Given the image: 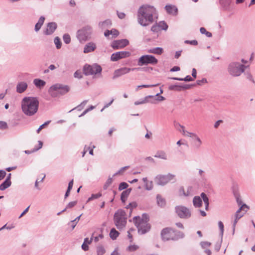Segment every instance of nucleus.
<instances>
[{"label":"nucleus","mask_w":255,"mask_h":255,"mask_svg":"<svg viewBox=\"0 0 255 255\" xmlns=\"http://www.w3.org/2000/svg\"><path fill=\"white\" fill-rule=\"evenodd\" d=\"M153 97H154V96H151V95L147 96L143 99L135 102L134 105H140V104H144L147 103L149 102L148 99L151 98H153Z\"/></svg>","instance_id":"30"},{"label":"nucleus","mask_w":255,"mask_h":255,"mask_svg":"<svg viewBox=\"0 0 255 255\" xmlns=\"http://www.w3.org/2000/svg\"><path fill=\"white\" fill-rule=\"evenodd\" d=\"M155 97H156V98L155 99V101H163L165 100V98L164 97H163L162 96H159V94H157L155 96ZM154 97V96L153 97Z\"/></svg>","instance_id":"49"},{"label":"nucleus","mask_w":255,"mask_h":255,"mask_svg":"<svg viewBox=\"0 0 255 255\" xmlns=\"http://www.w3.org/2000/svg\"><path fill=\"white\" fill-rule=\"evenodd\" d=\"M174 178L175 175L170 173L167 175H158L155 178L154 181L157 185L163 186L173 180Z\"/></svg>","instance_id":"10"},{"label":"nucleus","mask_w":255,"mask_h":255,"mask_svg":"<svg viewBox=\"0 0 255 255\" xmlns=\"http://www.w3.org/2000/svg\"><path fill=\"white\" fill-rule=\"evenodd\" d=\"M54 42L57 49H60L61 47V42L58 37H56L54 38Z\"/></svg>","instance_id":"38"},{"label":"nucleus","mask_w":255,"mask_h":255,"mask_svg":"<svg viewBox=\"0 0 255 255\" xmlns=\"http://www.w3.org/2000/svg\"><path fill=\"white\" fill-rule=\"evenodd\" d=\"M156 200L157 205L161 207H163L166 205V201L164 198H163L161 195H157L156 196Z\"/></svg>","instance_id":"24"},{"label":"nucleus","mask_w":255,"mask_h":255,"mask_svg":"<svg viewBox=\"0 0 255 255\" xmlns=\"http://www.w3.org/2000/svg\"><path fill=\"white\" fill-rule=\"evenodd\" d=\"M110 34L113 35L115 37L117 36L119 34V31L115 29H112V30H110Z\"/></svg>","instance_id":"50"},{"label":"nucleus","mask_w":255,"mask_h":255,"mask_svg":"<svg viewBox=\"0 0 255 255\" xmlns=\"http://www.w3.org/2000/svg\"><path fill=\"white\" fill-rule=\"evenodd\" d=\"M50 121H47L45 123H44L43 124H42V125H41L39 128H38V129L37 130V132H39V131L43 128H44V127L47 125H48L49 123H50Z\"/></svg>","instance_id":"52"},{"label":"nucleus","mask_w":255,"mask_h":255,"mask_svg":"<svg viewBox=\"0 0 255 255\" xmlns=\"http://www.w3.org/2000/svg\"><path fill=\"white\" fill-rule=\"evenodd\" d=\"M111 21L109 19L106 20L99 23V26L102 29L109 28V26L111 25Z\"/></svg>","instance_id":"28"},{"label":"nucleus","mask_w":255,"mask_h":255,"mask_svg":"<svg viewBox=\"0 0 255 255\" xmlns=\"http://www.w3.org/2000/svg\"><path fill=\"white\" fill-rule=\"evenodd\" d=\"M7 128V124L2 121H0V128L5 129Z\"/></svg>","instance_id":"58"},{"label":"nucleus","mask_w":255,"mask_h":255,"mask_svg":"<svg viewBox=\"0 0 255 255\" xmlns=\"http://www.w3.org/2000/svg\"><path fill=\"white\" fill-rule=\"evenodd\" d=\"M102 196V194L101 193H97V194H93L92 195H91V197H90L88 199V201L87 202H89L92 200H94V199H98L99 198V197H101Z\"/></svg>","instance_id":"39"},{"label":"nucleus","mask_w":255,"mask_h":255,"mask_svg":"<svg viewBox=\"0 0 255 255\" xmlns=\"http://www.w3.org/2000/svg\"><path fill=\"white\" fill-rule=\"evenodd\" d=\"M238 221V220H237L235 218L233 224V234H234L235 233L236 226Z\"/></svg>","instance_id":"62"},{"label":"nucleus","mask_w":255,"mask_h":255,"mask_svg":"<svg viewBox=\"0 0 255 255\" xmlns=\"http://www.w3.org/2000/svg\"><path fill=\"white\" fill-rule=\"evenodd\" d=\"M119 232L115 229L113 228L111 229L110 236L113 240L116 239L119 236Z\"/></svg>","instance_id":"34"},{"label":"nucleus","mask_w":255,"mask_h":255,"mask_svg":"<svg viewBox=\"0 0 255 255\" xmlns=\"http://www.w3.org/2000/svg\"><path fill=\"white\" fill-rule=\"evenodd\" d=\"M158 85H159L158 84H155V85H139V86H138L136 87V90L137 91L139 88H141L153 87H155V86H158Z\"/></svg>","instance_id":"45"},{"label":"nucleus","mask_w":255,"mask_h":255,"mask_svg":"<svg viewBox=\"0 0 255 255\" xmlns=\"http://www.w3.org/2000/svg\"><path fill=\"white\" fill-rule=\"evenodd\" d=\"M131 190V189H128L122 192L121 196V199L122 202H125L126 200L127 199L128 195L129 194Z\"/></svg>","instance_id":"32"},{"label":"nucleus","mask_w":255,"mask_h":255,"mask_svg":"<svg viewBox=\"0 0 255 255\" xmlns=\"http://www.w3.org/2000/svg\"><path fill=\"white\" fill-rule=\"evenodd\" d=\"M128 187V184L127 183L122 182V183H120L119 185V190L120 191H122L124 189L127 188Z\"/></svg>","instance_id":"47"},{"label":"nucleus","mask_w":255,"mask_h":255,"mask_svg":"<svg viewBox=\"0 0 255 255\" xmlns=\"http://www.w3.org/2000/svg\"><path fill=\"white\" fill-rule=\"evenodd\" d=\"M172 234L173 232L171 230L168 228L164 229L161 233L162 239L164 241L173 240Z\"/></svg>","instance_id":"15"},{"label":"nucleus","mask_w":255,"mask_h":255,"mask_svg":"<svg viewBox=\"0 0 255 255\" xmlns=\"http://www.w3.org/2000/svg\"><path fill=\"white\" fill-rule=\"evenodd\" d=\"M163 52V49L161 47H155L150 49L148 50V52L150 53L156 54L158 55L161 54Z\"/></svg>","instance_id":"25"},{"label":"nucleus","mask_w":255,"mask_h":255,"mask_svg":"<svg viewBox=\"0 0 255 255\" xmlns=\"http://www.w3.org/2000/svg\"><path fill=\"white\" fill-rule=\"evenodd\" d=\"M207 82V81L206 79H205V78H203L201 80H198L197 81V83L199 85H201L202 84L206 83Z\"/></svg>","instance_id":"60"},{"label":"nucleus","mask_w":255,"mask_h":255,"mask_svg":"<svg viewBox=\"0 0 255 255\" xmlns=\"http://www.w3.org/2000/svg\"><path fill=\"white\" fill-rule=\"evenodd\" d=\"M96 252L97 255H104V254L106 253V250L105 248L102 246L97 247Z\"/></svg>","instance_id":"36"},{"label":"nucleus","mask_w":255,"mask_h":255,"mask_svg":"<svg viewBox=\"0 0 255 255\" xmlns=\"http://www.w3.org/2000/svg\"><path fill=\"white\" fill-rule=\"evenodd\" d=\"M127 220V218L124 211L119 210L115 213L114 223L118 229H122L126 226Z\"/></svg>","instance_id":"6"},{"label":"nucleus","mask_w":255,"mask_h":255,"mask_svg":"<svg viewBox=\"0 0 255 255\" xmlns=\"http://www.w3.org/2000/svg\"><path fill=\"white\" fill-rule=\"evenodd\" d=\"M151 30L153 32H157L160 30L159 27L157 23H156L152 25L151 28Z\"/></svg>","instance_id":"46"},{"label":"nucleus","mask_w":255,"mask_h":255,"mask_svg":"<svg viewBox=\"0 0 255 255\" xmlns=\"http://www.w3.org/2000/svg\"><path fill=\"white\" fill-rule=\"evenodd\" d=\"M133 221L139 234H144L149 231L150 226L148 223V220L146 215L143 214L141 217H135Z\"/></svg>","instance_id":"3"},{"label":"nucleus","mask_w":255,"mask_h":255,"mask_svg":"<svg viewBox=\"0 0 255 255\" xmlns=\"http://www.w3.org/2000/svg\"><path fill=\"white\" fill-rule=\"evenodd\" d=\"M44 20L45 18L42 16L39 18L38 22L35 25L34 29L35 31L37 32L41 28V26L44 23Z\"/></svg>","instance_id":"26"},{"label":"nucleus","mask_w":255,"mask_h":255,"mask_svg":"<svg viewBox=\"0 0 255 255\" xmlns=\"http://www.w3.org/2000/svg\"><path fill=\"white\" fill-rule=\"evenodd\" d=\"M129 44V41L127 39L114 40L111 44V46L114 49L123 48Z\"/></svg>","instance_id":"13"},{"label":"nucleus","mask_w":255,"mask_h":255,"mask_svg":"<svg viewBox=\"0 0 255 255\" xmlns=\"http://www.w3.org/2000/svg\"><path fill=\"white\" fill-rule=\"evenodd\" d=\"M154 157L163 160L167 159V154L163 150H159L157 151L155 155H154Z\"/></svg>","instance_id":"22"},{"label":"nucleus","mask_w":255,"mask_h":255,"mask_svg":"<svg viewBox=\"0 0 255 255\" xmlns=\"http://www.w3.org/2000/svg\"><path fill=\"white\" fill-rule=\"evenodd\" d=\"M245 68L246 66L243 64L232 62L229 64L228 71L231 76L238 77L245 71Z\"/></svg>","instance_id":"5"},{"label":"nucleus","mask_w":255,"mask_h":255,"mask_svg":"<svg viewBox=\"0 0 255 255\" xmlns=\"http://www.w3.org/2000/svg\"><path fill=\"white\" fill-rule=\"evenodd\" d=\"M201 197L202 198L205 204V209L208 210L209 207V199L207 195L204 193H202L201 194Z\"/></svg>","instance_id":"33"},{"label":"nucleus","mask_w":255,"mask_h":255,"mask_svg":"<svg viewBox=\"0 0 255 255\" xmlns=\"http://www.w3.org/2000/svg\"><path fill=\"white\" fill-rule=\"evenodd\" d=\"M165 9L166 11V12L169 14H172V15H176L177 13V11H178V9H177V8L174 6V5H166L165 6Z\"/></svg>","instance_id":"19"},{"label":"nucleus","mask_w":255,"mask_h":255,"mask_svg":"<svg viewBox=\"0 0 255 255\" xmlns=\"http://www.w3.org/2000/svg\"><path fill=\"white\" fill-rule=\"evenodd\" d=\"M193 145L196 149H199L203 144L201 138L196 134L194 137Z\"/></svg>","instance_id":"21"},{"label":"nucleus","mask_w":255,"mask_h":255,"mask_svg":"<svg viewBox=\"0 0 255 255\" xmlns=\"http://www.w3.org/2000/svg\"><path fill=\"white\" fill-rule=\"evenodd\" d=\"M129 167V166H125V167H122V168H121L117 172H116L114 175V176H116V175H117L118 174H122V173H123L126 169H128Z\"/></svg>","instance_id":"48"},{"label":"nucleus","mask_w":255,"mask_h":255,"mask_svg":"<svg viewBox=\"0 0 255 255\" xmlns=\"http://www.w3.org/2000/svg\"><path fill=\"white\" fill-rule=\"evenodd\" d=\"M113 182V179L111 177H109L106 182L104 185L103 188L104 190H106L108 188V187L112 184Z\"/></svg>","instance_id":"40"},{"label":"nucleus","mask_w":255,"mask_h":255,"mask_svg":"<svg viewBox=\"0 0 255 255\" xmlns=\"http://www.w3.org/2000/svg\"><path fill=\"white\" fill-rule=\"evenodd\" d=\"M87 103V100L84 101L82 103H81V104L80 105L78 106L76 108L78 109L79 110H81L82 109H83L84 107V106L86 105Z\"/></svg>","instance_id":"54"},{"label":"nucleus","mask_w":255,"mask_h":255,"mask_svg":"<svg viewBox=\"0 0 255 255\" xmlns=\"http://www.w3.org/2000/svg\"><path fill=\"white\" fill-rule=\"evenodd\" d=\"M11 182L10 180H5L0 185V190L1 191L4 190L11 185Z\"/></svg>","instance_id":"31"},{"label":"nucleus","mask_w":255,"mask_h":255,"mask_svg":"<svg viewBox=\"0 0 255 255\" xmlns=\"http://www.w3.org/2000/svg\"><path fill=\"white\" fill-rule=\"evenodd\" d=\"M77 204V201H72L69 203V204L67 205L66 208H71L76 205Z\"/></svg>","instance_id":"56"},{"label":"nucleus","mask_w":255,"mask_h":255,"mask_svg":"<svg viewBox=\"0 0 255 255\" xmlns=\"http://www.w3.org/2000/svg\"><path fill=\"white\" fill-rule=\"evenodd\" d=\"M156 8L152 5L143 4L139 7L137 13L138 23L143 26H146L154 21Z\"/></svg>","instance_id":"1"},{"label":"nucleus","mask_w":255,"mask_h":255,"mask_svg":"<svg viewBox=\"0 0 255 255\" xmlns=\"http://www.w3.org/2000/svg\"><path fill=\"white\" fill-rule=\"evenodd\" d=\"M57 28V24L55 22L48 23L46 29L44 31V34L45 35H50L52 34Z\"/></svg>","instance_id":"17"},{"label":"nucleus","mask_w":255,"mask_h":255,"mask_svg":"<svg viewBox=\"0 0 255 255\" xmlns=\"http://www.w3.org/2000/svg\"><path fill=\"white\" fill-rule=\"evenodd\" d=\"M169 89L170 90L180 91H181V85H171L169 86Z\"/></svg>","instance_id":"41"},{"label":"nucleus","mask_w":255,"mask_h":255,"mask_svg":"<svg viewBox=\"0 0 255 255\" xmlns=\"http://www.w3.org/2000/svg\"><path fill=\"white\" fill-rule=\"evenodd\" d=\"M96 48V45L94 42H89L87 43L84 48V53H88L94 51Z\"/></svg>","instance_id":"18"},{"label":"nucleus","mask_w":255,"mask_h":255,"mask_svg":"<svg viewBox=\"0 0 255 255\" xmlns=\"http://www.w3.org/2000/svg\"><path fill=\"white\" fill-rule=\"evenodd\" d=\"M185 42L186 43H189V44H190L191 45H197L198 44V42L197 40H186L185 41Z\"/></svg>","instance_id":"55"},{"label":"nucleus","mask_w":255,"mask_h":255,"mask_svg":"<svg viewBox=\"0 0 255 255\" xmlns=\"http://www.w3.org/2000/svg\"><path fill=\"white\" fill-rule=\"evenodd\" d=\"M172 79L175 80H178V81H184L186 82H190L193 81V79L192 77L190 76H187L184 78H177V77H173L171 78Z\"/></svg>","instance_id":"35"},{"label":"nucleus","mask_w":255,"mask_h":255,"mask_svg":"<svg viewBox=\"0 0 255 255\" xmlns=\"http://www.w3.org/2000/svg\"><path fill=\"white\" fill-rule=\"evenodd\" d=\"M39 102L36 97H25L21 102L22 112L27 116H32L38 111Z\"/></svg>","instance_id":"2"},{"label":"nucleus","mask_w":255,"mask_h":255,"mask_svg":"<svg viewBox=\"0 0 255 255\" xmlns=\"http://www.w3.org/2000/svg\"><path fill=\"white\" fill-rule=\"evenodd\" d=\"M91 33V27L87 26L77 31V37L80 42H83L90 38Z\"/></svg>","instance_id":"7"},{"label":"nucleus","mask_w":255,"mask_h":255,"mask_svg":"<svg viewBox=\"0 0 255 255\" xmlns=\"http://www.w3.org/2000/svg\"><path fill=\"white\" fill-rule=\"evenodd\" d=\"M33 83L35 85L36 87L41 88L43 87H44L46 83L45 81H44L42 80L39 79H35L33 80Z\"/></svg>","instance_id":"27"},{"label":"nucleus","mask_w":255,"mask_h":255,"mask_svg":"<svg viewBox=\"0 0 255 255\" xmlns=\"http://www.w3.org/2000/svg\"><path fill=\"white\" fill-rule=\"evenodd\" d=\"M158 60L153 55H145L141 56L138 60V65L142 66L144 65H155L157 63Z\"/></svg>","instance_id":"9"},{"label":"nucleus","mask_w":255,"mask_h":255,"mask_svg":"<svg viewBox=\"0 0 255 255\" xmlns=\"http://www.w3.org/2000/svg\"><path fill=\"white\" fill-rule=\"evenodd\" d=\"M74 76L75 78H77L78 79H81L82 77L81 72L79 71H76L74 74Z\"/></svg>","instance_id":"53"},{"label":"nucleus","mask_w":255,"mask_h":255,"mask_svg":"<svg viewBox=\"0 0 255 255\" xmlns=\"http://www.w3.org/2000/svg\"><path fill=\"white\" fill-rule=\"evenodd\" d=\"M102 68L97 64L85 65L83 68L84 73L86 75H94L100 74Z\"/></svg>","instance_id":"8"},{"label":"nucleus","mask_w":255,"mask_h":255,"mask_svg":"<svg viewBox=\"0 0 255 255\" xmlns=\"http://www.w3.org/2000/svg\"><path fill=\"white\" fill-rule=\"evenodd\" d=\"M193 205L196 207H200L202 205V200L199 196H195L193 200Z\"/></svg>","instance_id":"29"},{"label":"nucleus","mask_w":255,"mask_h":255,"mask_svg":"<svg viewBox=\"0 0 255 255\" xmlns=\"http://www.w3.org/2000/svg\"><path fill=\"white\" fill-rule=\"evenodd\" d=\"M191 87V85H188V84H184L181 85V89L184 90V89H188L190 88Z\"/></svg>","instance_id":"61"},{"label":"nucleus","mask_w":255,"mask_h":255,"mask_svg":"<svg viewBox=\"0 0 255 255\" xmlns=\"http://www.w3.org/2000/svg\"><path fill=\"white\" fill-rule=\"evenodd\" d=\"M248 209L249 208L247 205H242L236 212L235 215V218L239 220L244 216V214L247 212Z\"/></svg>","instance_id":"16"},{"label":"nucleus","mask_w":255,"mask_h":255,"mask_svg":"<svg viewBox=\"0 0 255 255\" xmlns=\"http://www.w3.org/2000/svg\"><path fill=\"white\" fill-rule=\"evenodd\" d=\"M200 245L203 249H206L211 246V243L208 242H201Z\"/></svg>","instance_id":"44"},{"label":"nucleus","mask_w":255,"mask_h":255,"mask_svg":"<svg viewBox=\"0 0 255 255\" xmlns=\"http://www.w3.org/2000/svg\"><path fill=\"white\" fill-rule=\"evenodd\" d=\"M118 16L120 19H123L125 17V14L124 12H117Z\"/></svg>","instance_id":"64"},{"label":"nucleus","mask_w":255,"mask_h":255,"mask_svg":"<svg viewBox=\"0 0 255 255\" xmlns=\"http://www.w3.org/2000/svg\"><path fill=\"white\" fill-rule=\"evenodd\" d=\"M138 247L136 245H130L127 248V250L129 252H133L137 250Z\"/></svg>","instance_id":"43"},{"label":"nucleus","mask_w":255,"mask_h":255,"mask_svg":"<svg viewBox=\"0 0 255 255\" xmlns=\"http://www.w3.org/2000/svg\"><path fill=\"white\" fill-rule=\"evenodd\" d=\"M27 88V84L25 82H20L16 86V92L18 93H22L26 90Z\"/></svg>","instance_id":"20"},{"label":"nucleus","mask_w":255,"mask_h":255,"mask_svg":"<svg viewBox=\"0 0 255 255\" xmlns=\"http://www.w3.org/2000/svg\"><path fill=\"white\" fill-rule=\"evenodd\" d=\"M175 212L178 216L182 219H188L191 216L190 210L183 206H177L175 207Z\"/></svg>","instance_id":"11"},{"label":"nucleus","mask_w":255,"mask_h":255,"mask_svg":"<svg viewBox=\"0 0 255 255\" xmlns=\"http://www.w3.org/2000/svg\"><path fill=\"white\" fill-rule=\"evenodd\" d=\"M218 226H219V228L220 230V231H221V234L222 235H223V232H224V225H223V223L221 222V221H219L218 222Z\"/></svg>","instance_id":"51"},{"label":"nucleus","mask_w":255,"mask_h":255,"mask_svg":"<svg viewBox=\"0 0 255 255\" xmlns=\"http://www.w3.org/2000/svg\"><path fill=\"white\" fill-rule=\"evenodd\" d=\"M143 182L144 183V187L146 190H151L153 188V183L151 181H148L146 177L142 179Z\"/></svg>","instance_id":"23"},{"label":"nucleus","mask_w":255,"mask_h":255,"mask_svg":"<svg viewBox=\"0 0 255 255\" xmlns=\"http://www.w3.org/2000/svg\"><path fill=\"white\" fill-rule=\"evenodd\" d=\"M6 175V172L4 170H0V180L2 179Z\"/></svg>","instance_id":"63"},{"label":"nucleus","mask_w":255,"mask_h":255,"mask_svg":"<svg viewBox=\"0 0 255 255\" xmlns=\"http://www.w3.org/2000/svg\"><path fill=\"white\" fill-rule=\"evenodd\" d=\"M131 53L129 51H119L112 54L111 56V60L112 61H117L120 59L128 57L130 56Z\"/></svg>","instance_id":"12"},{"label":"nucleus","mask_w":255,"mask_h":255,"mask_svg":"<svg viewBox=\"0 0 255 255\" xmlns=\"http://www.w3.org/2000/svg\"><path fill=\"white\" fill-rule=\"evenodd\" d=\"M196 135V133H193V132H189V131H187L186 132V133L185 134L184 136H188V137H192L193 138V137Z\"/></svg>","instance_id":"57"},{"label":"nucleus","mask_w":255,"mask_h":255,"mask_svg":"<svg viewBox=\"0 0 255 255\" xmlns=\"http://www.w3.org/2000/svg\"><path fill=\"white\" fill-rule=\"evenodd\" d=\"M69 87L66 85L56 84L51 86L48 90L49 95L52 97H57L60 95H64L69 92Z\"/></svg>","instance_id":"4"},{"label":"nucleus","mask_w":255,"mask_h":255,"mask_svg":"<svg viewBox=\"0 0 255 255\" xmlns=\"http://www.w3.org/2000/svg\"><path fill=\"white\" fill-rule=\"evenodd\" d=\"M137 204L135 202H133L130 203L127 207V209L135 208Z\"/></svg>","instance_id":"59"},{"label":"nucleus","mask_w":255,"mask_h":255,"mask_svg":"<svg viewBox=\"0 0 255 255\" xmlns=\"http://www.w3.org/2000/svg\"><path fill=\"white\" fill-rule=\"evenodd\" d=\"M63 39L64 42L66 44L69 43L71 41L70 36L68 34H65L63 36Z\"/></svg>","instance_id":"42"},{"label":"nucleus","mask_w":255,"mask_h":255,"mask_svg":"<svg viewBox=\"0 0 255 255\" xmlns=\"http://www.w3.org/2000/svg\"><path fill=\"white\" fill-rule=\"evenodd\" d=\"M140 68H134L132 69L128 68V67H123L115 70L114 72L113 78L116 79L118 77H119L123 75L127 74L129 73L131 70H139Z\"/></svg>","instance_id":"14"},{"label":"nucleus","mask_w":255,"mask_h":255,"mask_svg":"<svg viewBox=\"0 0 255 255\" xmlns=\"http://www.w3.org/2000/svg\"><path fill=\"white\" fill-rule=\"evenodd\" d=\"M157 24L160 30H166L168 28V25L164 21H160Z\"/></svg>","instance_id":"37"}]
</instances>
